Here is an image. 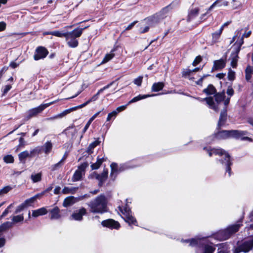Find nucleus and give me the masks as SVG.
<instances>
[{
  "mask_svg": "<svg viewBox=\"0 0 253 253\" xmlns=\"http://www.w3.org/2000/svg\"><path fill=\"white\" fill-rule=\"evenodd\" d=\"M128 105V104H126V105H123V106H119V107H118L116 109V110H115V111H117L116 112H117V114H118V113H119V112H121V111H122L124 110L126 108V106H127Z\"/></svg>",
  "mask_w": 253,
  "mask_h": 253,
  "instance_id": "nucleus-56",
  "label": "nucleus"
},
{
  "mask_svg": "<svg viewBox=\"0 0 253 253\" xmlns=\"http://www.w3.org/2000/svg\"><path fill=\"white\" fill-rule=\"evenodd\" d=\"M87 27L88 26L84 28H77L72 32H67L65 38L69 47L75 48L78 45V41L77 38H79L82 35L83 30Z\"/></svg>",
  "mask_w": 253,
  "mask_h": 253,
  "instance_id": "nucleus-4",
  "label": "nucleus"
},
{
  "mask_svg": "<svg viewBox=\"0 0 253 253\" xmlns=\"http://www.w3.org/2000/svg\"><path fill=\"white\" fill-rule=\"evenodd\" d=\"M225 93L222 92L217 93L214 95V99L211 97H209L205 99H201L200 100L203 101L205 100L209 107L215 111H217L219 106L221 105V102L223 101L224 106H227L230 101V97L224 99Z\"/></svg>",
  "mask_w": 253,
  "mask_h": 253,
  "instance_id": "nucleus-1",
  "label": "nucleus"
},
{
  "mask_svg": "<svg viewBox=\"0 0 253 253\" xmlns=\"http://www.w3.org/2000/svg\"><path fill=\"white\" fill-rule=\"evenodd\" d=\"M67 34V32H63L59 31H55L50 32V35H52L53 36L62 38V37H66V35Z\"/></svg>",
  "mask_w": 253,
  "mask_h": 253,
  "instance_id": "nucleus-41",
  "label": "nucleus"
},
{
  "mask_svg": "<svg viewBox=\"0 0 253 253\" xmlns=\"http://www.w3.org/2000/svg\"><path fill=\"white\" fill-rule=\"evenodd\" d=\"M24 220V216L23 214L13 216L12 218V224L22 222Z\"/></svg>",
  "mask_w": 253,
  "mask_h": 253,
  "instance_id": "nucleus-39",
  "label": "nucleus"
},
{
  "mask_svg": "<svg viewBox=\"0 0 253 253\" xmlns=\"http://www.w3.org/2000/svg\"><path fill=\"white\" fill-rule=\"evenodd\" d=\"M235 77V72L229 69L228 73V78L229 80H233Z\"/></svg>",
  "mask_w": 253,
  "mask_h": 253,
  "instance_id": "nucleus-46",
  "label": "nucleus"
},
{
  "mask_svg": "<svg viewBox=\"0 0 253 253\" xmlns=\"http://www.w3.org/2000/svg\"><path fill=\"white\" fill-rule=\"evenodd\" d=\"M199 12V10L198 8H194L191 10L190 13H189V16L192 17L195 15H196Z\"/></svg>",
  "mask_w": 253,
  "mask_h": 253,
  "instance_id": "nucleus-51",
  "label": "nucleus"
},
{
  "mask_svg": "<svg viewBox=\"0 0 253 253\" xmlns=\"http://www.w3.org/2000/svg\"><path fill=\"white\" fill-rule=\"evenodd\" d=\"M246 79L247 81H249L251 78V74H253V67L248 66L245 71Z\"/></svg>",
  "mask_w": 253,
  "mask_h": 253,
  "instance_id": "nucleus-38",
  "label": "nucleus"
},
{
  "mask_svg": "<svg viewBox=\"0 0 253 253\" xmlns=\"http://www.w3.org/2000/svg\"><path fill=\"white\" fill-rule=\"evenodd\" d=\"M108 177V171L107 169H104L102 172L100 174H98V177L97 180L99 181V185L101 186L102 184L106 181Z\"/></svg>",
  "mask_w": 253,
  "mask_h": 253,
  "instance_id": "nucleus-22",
  "label": "nucleus"
},
{
  "mask_svg": "<svg viewBox=\"0 0 253 253\" xmlns=\"http://www.w3.org/2000/svg\"><path fill=\"white\" fill-rule=\"evenodd\" d=\"M251 33V30L247 31L246 28H241L235 31V36L233 37L231 43L236 41L234 45L237 47V52L240 51L241 46L244 43V38H248Z\"/></svg>",
  "mask_w": 253,
  "mask_h": 253,
  "instance_id": "nucleus-5",
  "label": "nucleus"
},
{
  "mask_svg": "<svg viewBox=\"0 0 253 253\" xmlns=\"http://www.w3.org/2000/svg\"><path fill=\"white\" fill-rule=\"evenodd\" d=\"M48 53V52L45 48L42 46L39 47L36 49L34 58L35 60L43 59L46 56Z\"/></svg>",
  "mask_w": 253,
  "mask_h": 253,
  "instance_id": "nucleus-14",
  "label": "nucleus"
},
{
  "mask_svg": "<svg viewBox=\"0 0 253 253\" xmlns=\"http://www.w3.org/2000/svg\"><path fill=\"white\" fill-rule=\"evenodd\" d=\"M155 95L152 94V95H139L136 97H134L131 100H130L127 103V104H129L135 102H137L138 101H139L140 100L145 99L149 97L154 96Z\"/></svg>",
  "mask_w": 253,
  "mask_h": 253,
  "instance_id": "nucleus-28",
  "label": "nucleus"
},
{
  "mask_svg": "<svg viewBox=\"0 0 253 253\" xmlns=\"http://www.w3.org/2000/svg\"><path fill=\"white\" fill-rule=\"evenodd\" d=\"M215 248L211 245H205L196 250V253H213Z\"/></svg>",
  "mask_w": 253,
  "mask_h": 253,
  "instance_id": "nucleus-16",
  "label": "nucleus"
},
{
  "mask_svg": "<svg viewBox=\"0 0 253 253\" xmlns=\"http://www.w3.org/2000/svg\"><path fill=\"white\" fill-rule=\"evenodd\" d=\"M3 160L4 162L7 164L13 163L14 159L11 155H7L3 157Z\"/></svg>",
  "mask_w": 253,
  "mask_h": 253,
  "instance_id": "nucleus-43",
  "label": "nucleus"
},
{
  "mask_svg": "<svg viewBox=\"0 0 253 253\" xmlns=\"http://www.w3.org/2000/svg\"><path fill=\"white\" fill-rule=\"evenodd\" d=\"M6 28V23L4 22H0V31H2L5 30Z\"/></svg>",
  "mask_w": 253,
  "mask_h": 253,
  "instance_id": "nucleus-59",
  "label": "nucleus"
},
{
  "mask_svg": "<svg viewBox=\"0 0 253 253\" xmlns=\"http://www.w3.org/2000/svg\"><path fill=\"white\" fill-rule=\"evenodd\" d=\"M11 88L10 85H6L3 88V95H5Z\"/></svg>",
  "mask_w": 253,
  "mask_h": 253,
  "instance_id": "nucleus-54",
  "label": "nucleus"
},
{
  "mask_svg": "<svg viewBox=\"0 0 253 253\" xmlns=\"http://www.w3.org/2000/svg\"><path fill=\"white\" fill-rule=\"evenodd\" d=\"M104 160L103 158H98L96 163L91 165L92 169H98L101 165L102 163L104 162Z\"/></svg>",
  "mask_w": 253,
  "mask_h": 253,
  "instance_id": "nucleus-37",
  "label": "nucleus"
},
{
  "mask_svg": "<svg viewBox=\"0 0 253 253\" xmlns=\"http://www.w3.org/2000/svg\"><path fill=\"white\" fill-rule=\"evenodd\" d=\"M253 248V235L245 239L235 250L234 253L249 252Z\"/></svg>",
  "mask_w": 253,
  "mask_h": 253,
  "instance_id": "nucleus-7",
  "label": "nucleus"
},
{
  "mask_svg": "<svg viewBox=\"0 0 253 253\" xmlns=\"http://www.w3.org/2000/svg\"><path fill=\"white\" fill-rule=\"evenodd\" d=\"M226 116L227 113L226 110L224 109L222 111H221L220 115V117L219 119V121L218 123V126H223L226 120Z\"/></svg>",
  "mask_w": 253,
  "mask_h": 253,
  "instance_id": "nucleus-27",
  "label": "nucleus"
},
{
  "mask_svg": "<svg viewBox=\"0 0 253 253\" xmlns=\"http://www.w3.org/2000/svg\"><path fill=\"white\" fill-rule=\"evenodd\" d=\"M75 203V198L73 196H70L66 198L63 202V205L65 207H67L73 205Z\"/></svg>",
  "mask_w": 253,
  "mask_h": 253,
  "instance_id": "nucleus-30",
  "label": "nucleus"
},
{
  "mask_svg": "<svg viewBox=\"0 0 253 253\" xmlns=\"http://www.w3.org/2000/svg\"><path fill=\"white\" fill-rule=\"evenodd\" d=\"M88 205L91 212L102 213L106 211L107 200L105 196L101 195L90 202Z\"/></svg>",
  "mask_w": 253,
  "mask_h": 253,
  "instance_id": "nucleus-3",
  "label": "nucleus"
},
{
  "mask_svg": "<svg viewBox=\"0 0 253 253\" xmlns=\"http://www.w3.org/2000/svg\"><path fill=\"white\" fill-rule=\"evenodd\" d=\"M86 167L87 164L85 163L83 164L79 167L73 176L72 180L73 181H77L82 178L85 174V169Z\"/></svg>",
  "mask_w": 253,
  "mask_h": 253,
  "instance_id": "nucleus-11",
  "label": "nucleus"
},
{
  "mask_svg": "<svg viewBox=\"0 0 253 253\" xmlns=\"http://www.w3.org/2000/svg\"><path fill=\"white\" fill-rule=\"evenodd\" d=\"M42 176L41 172L33 173L31 175V179L33 183L38 182L41 181Z\"/></svg>",
  "mask_w": 253,
  "mask_h": 253,
  "instance_id": "nucleus-32",
  "label": "nucleus"
},
{
  "mask_svg": "<svg viewBox=\"0 0 253 253\" xmlns=\"http://www.w3.org/2000/svg\"><path fill=\"white\" fill-rule=\"evenodd\" d=\"M204 149L207 151L210 157H211L212 154H214L222 157L221 159V161L222 163H224L226 166V171L228 173V176H230L231 169L230 166L231 164V163L229 154L222 149L213 148L211 149L208 148H204Z\"/></svg>",
  "mask_w": 253,
  "mask_h": 253,
  "instance_id": "nucleus-2",
  "label": "nucleus"
},
{
  "mask_svg": "<svg viewBox=\"0 0 253 253\" xmlns=\"http://www.w3.org/2000/svg\"><path fill=\"white\" fill-rule=\"evenodd\" d=\"M115 110L112 111V112L108 114V116L107 117V121H109L112 118H115L116 115H117V113Z\"/></svg>",
  "mask_w": 253,
  "mask_h": 253,
  "instance_id": "nucleus-49",
  "label": "nucleus"
},
{
  "mask_svg": "<svg viewBox=\"0 0 253 253\" xmlns=\"http://www.w3.org/2000/svg\"><path fill=\"white\" fill-rule=\"evenodd\" d=\"M41 149L39 147H36L29 152L28 151H24L18 155L19 161L22 163H25L27 158L33 156L35 154H39L41 153Z\"/></svg>",
  "mask_w": 253,
  "mask_h": 253,
  "instance_id": "nucleus-10",
  "label": "nucleus"
},
{
  "mask_svg": "<svg viewBox=\"0 0 253 253\" xmlns=\"http://www.w3.org/2000/svg\"><path fill=\"white\" fill-rule=\"evenodd\" d=\"M228 5V2L227 1H221L220 0H216L208 9V11H211L212 8L216 5L219 6H227Z\"/></svg>",
  "mask_w": 253,
  "mask_h": 253,
  "instance_id": "nucleus-26",
  "label": "nucleus"
},
{
  "mask_svg": "<svg viewBox=\"0 0 253 253\" xmlns=\"http://www.w3.org/2000/svg\"><path fill=\"white\" fill-rule=\"evenodd\" d=\"M25 144V142L24 140V139L22 137H21L20 139H19V145L17 146V147H16V151H18L19 149L21 147H24V145Z\"/></svg>",
  "mask_w": 253,
  "mask_h": 253,
  "instance_id": "nucleus-50",
  "label": "nucleus"
},
{
  "mask_svg": "<svg viewBox=\"0 0 253 253\" xmlns=\"http://www.w3.org/2000/svg\"><path fill=\"white\" fill-rule=\"evenodd\" d=\"M226 65V60L223 59L215 60L214 62L213 66L212 68V71L220 70L223 68Z\"/></svg>",
  "mask_w": 253,
  "mask_h": 253,
  "instance_id": "nucleus-18",
  "label": "nucleus"
},
{
  "mask_svg": "<svg viewBox=\"0 0 253 253\" xmlns=\"http://www.w3.org/2000/svg\"><path fill=\"white\" fill-rule=\"evenodd\" d=\"M142 80L143 77L142 76H139L138 78L134 79L133 83L135 84L138 86H140L142 84Z\"/></svg>",
  "mask_w": 253,
  "mask_h": 253,
  "instance_id": "nucleus-47",
  "label": "nucleus"
},
{
  "mask_svg": "<svg viewBox=\"0 0 253 253\" xmlns=\"http://www.w3.org/2000/svg\"><path fill=\"white\" fill-rule=\"evenodd\" d=\"M13 207L12 204H10L2 212V214L0 216V220L3 217L5 216L9 212V209Z\"/></svg>",
  "mask_w": 253,
  "mask_h": 253,
  "instance_id": "nucleus-48",
  "label": "nucleus"
},
{
  "mask_svg": "<svg viewBox=\"0 0 253 253\" xmlns=\"http://www.w3.org/2000/svg\"><path fill=\"white\" fill-rule=\"evenodd\" d=\"M88 103L87 101L85 102L83 104H81L79 106H76V107H73V109L75 110L78 109H80V108H82L84 107H85V106H86L87 105H88Z\"/></svg>",
  "mask_w": 253,
  "mask_h": 253,
  "instance_id": "nucleus-57",
  "label": "nucleus"
},
{
  "mask_svg": "<svg viewBox=\"0 0 253 253\" xmlns=\"http://www.w3.org/2000/svg\"><path fill=\"white\" fill-rule=\"evenodd\" d=\"M39 147L41 149V153L42 152L45 155H48L52 151L53 144L51 141H47L42 147Z\"/></svg>",
  "mask_w": 253,
  "mask_h": 253,
  "instance_id": "nucleus-17",
  "label": "nucleus"
},
{
  "mask_svg": "<svg viewBox=\"0 0 253 253\" xmlns=\"http://www.w3.org/2000/svg\"><path fill=\"white\" fill-rule=\"evenodd\" d=\"M77 189L78 187H65L63 189L62 193L64 194H74L76 192Z\"/></svg>",
  "mask_w": 253,
  "mask_h": 253,
  "instance_id": "nucleus-34",
  "label": "nucleus"
},
{
  "mask_svg": "<svg viewBox=\"0 0 253 253\" xmlns=\"http://www.w3.org/2000/svg\"><path fill=\"white\" fill-rule=\"evenodd\" d=\"M230 4L233 9H239L242 6V3L240 0H232Z\"/></svg>",
  "mask_w": 253,
  "mask_h": 253,
  "instance_id": "nucleus-35",
  "label": "nucleus"
},
{
  "mask_svg": "<svg viewBox=\"0 0 253 253\" xmlns=\"http://www.w3.org/2000/svg\"><path fill=\"white\" fill-rule=\"evenodd\" d=\"M204 238H194L190 240H182V242L183 243H187L189 244V246L194 247L196 245H198V244H201L203 241L204 240Z\"/></svg>",
  "mask_w": 253,
  "mask_h": 253,
  "instance_id": "nucleus-19",
  "label": "nucleus"
},
{
  "mask_svg": "<svg viewBox=\"0 0 253 253\" xmlns=\"http://www.w3.org/2000/svg\"><path fill=\"white\" fill-rule=\"evenodd\" d=\"M192 70L190 69H186L183 71V75L186 76V75H190L192 73Z\"/></svg>",
  "mask_w": 253,
  "mask_h": 253,
  "instance_id": "nucleus-61",
  "label": "nucleus"
},
{
  "mask_svg": "<svg viewBox=\"0 0 253 253\" xmlns=\"http://www.w3.org/2000/svg\"><path fill=\"white\" fill-rule=\"evenodd\" d=\"M101 224L103 226L106 227L110 229H118L120 227V224L118 222L112 219H109L103 221L101 222Z\"/></svg>",
  "mask_w": 253,
  "mask_h": 253,
  "instance_id": "nucleus-15",
  "label": "nucleus"
},
{
  "mask_svg": "<svg viewBox=\"0 0 253 253\" xmlns=\"http://www.w3.org/2000/svg\"><path fill=\"white\" fill-rule=\"evenodd\" d=\"M235 47L236 48V53L234 54H232L231 56V65L233 68H235L236 67L237 64L238 59L239 58L238 56V53L239 52H237V47L235 46Z\"/></svg>",
  "mask_w": 253,
  "mask_h": 253,
  "instance_id": "nucleus-29",
  "label": "nucleus"
},
{
  "mask_svg": "<svg viewBox=\"0 0 253 253\" xmlns=\"http://www.w3.org/2000/svg\"><path fill=\"white\" fill-rule=\"evenodd\" d=\"M91 122H90L89 120L87 122V124H86V125L85 126L84 128L83 129V132L84 133L86 130L88 128L89 126L90 125Z\"/></svg>",
  "mask_w": 253,
  "mask_h": 253,
  "instance_id": "nucleus-63",
  "label": "nucleus"
},
{
  "mask_svg": "<svg viewBox=\"0 0 253 253\" xmlns=\"http://www.w3.org/2000/svg\"><path fill=\"white\" fill-rule=\"evenodd\" d=\"M86 211L84 208L75 211L71 216V219L77 221H81L83 217L86 214Z\"/></svg>",
  "mask_w": 253,
  "mask_h": 253,
  "instance_id": "nucleus-13",
  "label": "nucleus"
},
{
  "mask_svg": "<svg viewBox=\"0 0 253 253\" xmlns=\"http://www.w3.org/2000/svg\"><path fill=\"white\" fill-rule=\"evenodd\" d=\"M120 211L123 216V218L129 225H137L136 219L132 215L130 208L127 206L121 208Z\"/></svg>",
  "mask_w": 253,
  "mask_h": 253,
  "instance_id": "nucleus-8",
  "label": "nucleus"
},
{
  "mask_svg": "<svg viewBox=\"0 0 253 253\" xmlns=\"http://www.w3.org/2000/svg\"><path fill=\"white\" fill-rule=\"evenodd\" d=\"M56 102L57 100H55L47 103L41 104L37 107L31 109L27 112V115L29 118L35 116L41 113L44 109L49 106L50 105Z\"/></svg>",
  "mask_w": 253,
  "mask_h": 253,
  "instance_id": "nucleus-9",
  "label": "nucleus"
},
{
  "mask_svg": "<svg viewBox=\"0 0 253 253\" xmlns=\"http://www.w3.org/2000/svg\"><path fill=\"white\" fill-rule=\"evenodd\" d=\"M202 60V58L200 56H197L196 57V58L195 59V60L193 61V65L194 66H196L198 64H199Z\"/></svg>",
  "mask_w": 253,
  "mask_h": 253,
  "instance_id": "nucleus-53",
  "label": "nucleus"
},
{
  "mask_svg": "<svg viewBox=\"0 0 253 253\" xmlns=\"http://www.w3.org/2000/svg\"><path fill=\"white\" fill-rule=\"evenodd\" d=\"M109 85H108L106 86L103 87L102 88H101L100 89H99L98 91V92L95 94H94L93 96H92L90 98L88 99L86 101L88 102V104L90 103V102L95 101L98 98V96H99V95L100 94V93H101L105 89L108 88L109 87Z\"/></svg>",
  "mask_w": 253,
  "mask_h": 253,
  "instance_id": "nucleus-25",
  "label": "nucleus"
},
{
  "mask_svg": "<svg viewBox=\"0 0 253 253\" xmlns=\"http://www.w3.org/2000/svg\"><path fill=\"white\" fill-rule=\"evenodd\" d=\"M240 227V224H236L229 226L225 231L221 233L224 235V237L222 238V240L227 239L231 234L238 231Z\"/></svg>",
  "mask_w": 253,
  "mask_h": 253,
  "instance_id": "nucleus-12",
  "label": "nucleus"
},
{
  "mask_svg": "<svg viewBox=\"0 0 253 253\" xmlns=\"http://www.w3.org/2000/svg\"><path fill=\"white\" fill-rule=\"evenodd\" d=\"M42 193H40L36 195L35 196L26 200L24 202V204L26 207L30 206L34 203L37 199H40L42 196Z\"/></svg>",
  "mask_w": 253,
  "mask_h": 253,
  "instance_id": "nucleus-23",
  "label": "nucleus"
},
{
  "mask_svg": "<svg viewBox=\"0 0 253 253\" xmlns=\"http://www.w3.org/2000/svg\"><path fill=\"white\" fill-rule=\"evenodd\" d=\"M110 167L111 169L110 176L112 178L115 179L118 173L120 171V169H119L118 165L115 163H112Z\"/></svg>",
  "mask_w": 253,
  "mask_h": 253,
  "instance_id": "nucleus-21",
  "label": "nucleus"
},
{
  "mask_svg": "<svg viewBox=\"0 0 253 253\" xmlns=\"http://www.w3.org/2000/svg\"><path fill=\"white\" fill-rule=\"evenodd\" d=\"M12 226V223L7 221L3 223L0 226V234L7 229L10 228Z\"/></svg>",
  "mask_w": 253,
  "mask_h": 253,
  "instance_id": "nucleus-33",
  "label": "nucleus"
},
{
  "mask_svg": "<svg viewBox=\"0 0 253 253\" xmlns=\"http://www.w3.org/2000/svg\"><path fill=\"white\" fill-rule=\"evenodd\" d=\"M12 188L9 186H6L1 189H0V195H3L4 194L7 193L10 190H11Z\"/></svg>",
  "mask_w": 253,
  "mask_h": 253,
  "instance_id": "nucleus-45",
  "label": "nucleus"
},
{
  "mask_svg": "<svg viewBox=\"0 0 253 253\" xmlns=\"http://www.w3.org/2000/svg\"><path fill=\"white\" fill-rule=\"evenodd\" d=\"M164 87V84L163 82L154 83L152 86V91L154 92L161 90Z\"/></svg>",
  "mask_w": 253,
  "mask_h": 253,
  "instance_id": "nucleus-31",
  "label": "nucleus"
},
{
  "mask_svg": "<svg viewBox=\"0 0 253 253\" xmlns=\"http://www.w3.org/2000/svg\"><path fill=\"white\" fill-rule=\"evenodd\" d=\"M101 111H98L95 113L89 120L90 122L92 123V122L98 116Z\"/></svg>",
  "mask_w": 253,
  "mask_h": 253,
  "instance_id": "nucleus-60",
  "label": "nucleus"
},
{
  "mask_svg": "<svg viewBox=\"0 0 253 253\" xmlns=\"http://www.w3.org/2000/svg\"><path fill=\"white\" fill-rule=\"evenodd\" d=\"M247 134L248 132L246 131L223 130L216 133L215 136L218 139H227L231 137L239 138Z\"/></svg>",
  "mask_w": 253,
  "mask_h": 253,
  "instance_id": "nucleus-6",
  "label": "nucleus"
},
{
  "mask_svg": "<svg viewBox=\"0 0 253 253\" xmlns=\"http://www.w3.org/2000/svg\"><path fill=\"white\" fill-rule=\"evenodd\" d=\"M136 21L133 22L132 23H130L129 25L127 26V27L126 28V30H130L136 24Z\"/></svg>",
  "mask_w": 253,
  "mask_h": 253,
  "instance_id": "nucleus-62",
  "label": "nucleus"
},
{
  "mask_svg": "<svg viewBox=\"0 0 253 253\" xmlns=\"http://www.w3.org/2000/svg\"><path fill=\"white\" fill-rule=\"evenodd\" d=\"M204 92H205L207 95H211L215 93L216 90L214 87L212 85H209L207 87V88L204 90Z\"/></svg>",
  "mask_w": 253,
  "mask_h": 253,
  "instance_id": "nucleus-36",
  "label": "nucleus"
},
{
  "mask_svg": "<svg viewBox=\"0 0 253 253\" xmlns=\"http://www.w3.org/2000/svg\"><path fill=\"white\" fill-rule=\"evenodd\" d=\"M60 189H61V188L59 186H56L54 190V194H59L60 191Z\"/></svg>",
  "mask_w": 253,
  "mask_h": 253,
  "instance_id": "nucleus-64",
  "label": "nucleus"
},
{
  "mask_svg": "<svg viewBox=\"0 0 253 253\" xmlns=\"http://www.w3.org/2000/svg\"><path fill=\"white\" fill-rule=\"evenodd\" d=\"M51 213V219H57L60 218L61 215L60 214V210L57 207L54 208L50 211Z\"/></svg>",
  "mask_w": 253,
  "mask_h": 253,
  "instance_id": "nucleus-24",
  "label": "nucleus"
},
{
  "mask_svg": "<svg viewBox=\"0 0 253 253\" xmlns=\"http://www.w3.org/2000/svg\"><path fill=\"white\" fill-rule=\"evenodd\" d=\"M223 30V26H222L218 31L212 34V37L215 40H217L220 37L222 31Z\"/></svg>",
  "mask_w": 253,
  "mask_h": 253,
  "instance_id": "nucleus-44",
  "label": "nucleus"
},
{
  "mask_svg": "<svg viewBox=\"0 0 253 253\" xmlns=\"http://www.w3.org/2000/svg\"><path fill=\"white\" fill-rule=\"evenodd\" d=\"M98 177V174L96 172H92V173H91L89 176H88V178H90V179H97V177Z\"/></svg>",
  "mask_w": 253,
  "mask_h": 253,
  "instance_id": "nucleus-55",
  "label": "nucleus"
},
{
  "mask_svg": "<svg viewBox=\"0 0 253 253\" xmlns=\"http://www.w3.org/2000/svg\"><path fill=\"white\" fill-rule=\"evenodd\" d=\"M113 52V51H112L110 53L107 54L103 58L101 63H105L112 59L114 56V54Z\"/></svg>",
  "mask_w": 253,
  "mask_h": 253,
  "instance_id": "nucleus-42",
  "label": "nucleus"
},
{
  "mask_svg": "<svg viewBox=\"0 0 253 253\" xmlns=\"http://www.w3.org/2000/svg\"><path fill=\"white\" fill-rule=\"evenodd\" d=\"M226 92L230 96H232L234 94L233 89L231 86H228Z\"/></svg>",
  "mask_w": 253,
  "mask_h": 253,
  "instance_id": "nucleus-58",
  "label": "nucleus"
},
{
  "mask_svg": "<svg viewBox=\"0 0 253 253\" xmlns=\"http://www.w3.org/2000/svg\"><path fill=\"white\" fill-rule=\"evenodd\" d=\"M47 213V211L46 209L42 207L38 210L32 211V216L34 217H37L39 216L45 215Z\"/></svg>",
  "mask_w": 253,
  "mask_h": 253,
  "instance_id": "nucleus-20",
  "label": "nucleus"
},
{
  "mask_svg": "<svg viewBox=\"0 0 253 253\" xmlns=\"http://www.w3.org/2000/svg\"><path fill=\"white\" fill-rule=\"evenodd\" d=\"M74 111V110L73 109V107L71 108H70V109H67V110H65L63 112L61 113L60 114H59L57 115V116L54 117L53 118V119H56V118H62V117H64L65 116H66V115L70 113L72 111Z\"/></svg>",
  "mask_w": 253,
  "mask_h": 253,
  "instance_id": "nucleus-40",
  "label": "nucleus"
},
{
  "mask_svg": "<svg viewBox=\"0 0 253 253\" xmlns=\"http://www.w3.org/2000/svg\"><path fill=\"white\" fill-rule=\"evenodd\" d=\"M26 206L24 204V203H23L22 204L19 206L17 209H16L15 212L18 213L20 212L21 211H22Z\"/></svg>",
  "mask_w": 253,
  "mask_h": 253,
  "instance_id": "nucleus-52",
  "label": "nucleus"
}]
</instances>
